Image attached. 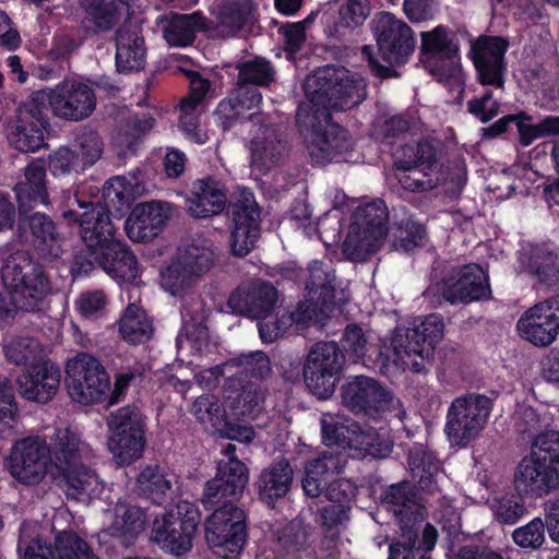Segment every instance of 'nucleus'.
Returning <instances> with one entry per match:
<instances>
[{
	"label": "nucleus",
	"mask_w": 559,
	"mask_h": 559,
	"mask_svg": "<svg viewBox=\"0 0 559 559\" xmlns=\"http://www.w3.org/2000/svg\"><path fill=\"white\" fill-rule=\"evenodd\" d=\"M306 102L297 110L298 122L311 126L307 147L317 164L348 162L352 142L346 132L331 122V110H347L366 96L364 79L345 68L325 67L305 81Z\"/></svg>",
	"instance_id": "obj_1"
},
{
	"label": "nucleus",
	"mask_w": 559,
	"mask_h": 559,
	"mask_svg": "<svg viewBox=\"0 0 559 559\" xmlns=\"http://www.w3.org/2000/svg\"><path fill=\"white\" fill-rule=\"evenodd\" d=\"M321 426L323 443L329 448L335 447L337 453H325L306 465L301 483L309 497L320 496L326 483L343 469L345 456L385 457L392 450L391 439L372 427L361 428L354 421L332 415H323Z\"/></svg>",
	"instance_id": "obj_2"
},
{
	"label": "nucleus",
	"mask_w": 559,
	"mask_h": 559,
	"mask_svg": "<svg viewBox=\"0 0 559 559\" xmlns=\"http://www.w3.org/2000/svg\"><path fill=\"white\" fill-rule=\"evenodd\" d=\"M386 219L388 210L381 200L357 206L350 216L343 242V253L346 258L361 261L380 248L384 237L388 236ZM389 236L396 250L407 252L421 245L425 230L421 225L407 222L405 226L392 228Z\"/></svg>",
	"instance_id": "obj_3"
},
{
	"label": "nucleus",
	"mask_w": 559,
	"mask_h": 559,
	"mask_svg": "<svg viewBox=\"0 0 559 559\" xmlns=\"http://www.w3.org/2000/svg\"><path fill=\"white\" fill-rule=\"evenodd\" d=\"M278 294L269 283L254 282L239 286L229 297V308L259 320L258 329L263 343H273L296 323L307 325L312 314L306 313L305 304H298L294 313L277 306Z\"/></svg>",
	"instance_id": "obj_4"
},
{
	"label": "nucleus",
	"mask_w": 559,
	"mask_h": 559,
	"mask_svg": "<svg viewBox=\"0 0 559 559\" xmlns=\"http://www.w3.org/2000/svg\"><path fill=\"white\" fill-rule=\"evenodd\" d=\"M53 454L55 480L64 487L69 498L87 503L104 492V483L86 465L92 457L90 447L69 428L57 429Z\"/></svg>",
	"instance_id": "obj_5"
},
{
	"label": "nucleus",
	"mask_w": 559,
	"mask_h": 559,
	"mask_svg": "<svg viewBox=\"0 0 559 559\" xmlns=\"http://www.w3.org/2000/svg\"><path fill=\"white\" fill-rule=\"evenodd\" d=\"M443 321L439 314H430L413 329H396L390 338V346L381 352V368L385 376L395 377L406 369L421 372L425 361L442 338Z\"/></svg>",
	"instance_id": "obj_6"
},
{
	"label": "nucleus",
	"mask_w": 559,
	"mask_h": 559,
	"mask_svg": "<svg viewBox=\"0 0 559 559\" xmlns=\"http://www.w3.org/2000/svg\"><path fill=\"white\" fill-rule=\"evenodd\" d=\"M1 278L8 294L0 293V318H8L20 308H39L51 287L43 270L34 265L25 252H15L4 261Z\"/></svg>",
	"instance_id": "obj_7"
},
{
	"label": "nucleus",
	"mask_w": 559,
	"mask_h": 559,
	"mask_svg": "<svg viewBox=\"0 0 559 559\" xmlns=\"http://www.w3.org/2000/svg\"><path fill=\"white\" fill-rule=\"evenodd\" d=\"M513 485L518 493L538 498L559 489V432L535 438L514 471Z\"/></svg>",
	"instance_id": "obj_8"
},
{
	"label": "nucleus",
	"mask_w": 559,
	"mask_h": 559,
	"mask_svg": "<svg viewBox=\"0 0 559 559\" xmlns=\"http://www.w3.org/2000/svg\"><path fill=\"white\" fill-rule=\"evenodd\" d=\"M372 24L383 63L374 59L369 46L362 47V55L377 75L390 76L392 74L390 67L406 62L413 52L415 47L413 33L406 23L388 12L377 14Z\"/></svg>",
	"instance_id": "obj_9"
},
{
	"label": "nucleus",
	"mask_w": 559,
	"mask_h": 559,
	"mask_svg": "<svg viewBox=\"0 0 559 559\" xmlns=\"http://www.w3.org/2000/svg\"><path fill=\"white\" fill-rule=\"evenodd\" d=\"M48 107L60 118L79 121L92 115L96 107L93 90L84 83L64 81L50 91H36L26 100L25 112L41 119Z\"/></svg>",
	"instance_id": "obj_10"
},
{
	"label": "nucleus",
	"mask_w": 559,
	"mask_h": 559,
	"mask_svg": "<svg viewBox=\"0 0 559 559\" xmlns=\"http://www.w3.org/2000/svg\"><path fill=\"white\" fill-rule=\"evenodd\" d=\"M201 514L197 506L179 502L175 509L155 515L150 539L163 551L179 557L192 549V540L200 524Z\"/></svg>",
	"instance_id": "obj_11"
},
{
	"label": "nucleus",
	"mask_w": 559,
	"mask_h": 559,
	"mask_svg": "<svg viewBox=\"0 0 559 559\" xmlns=\"http://www.w3.org/2000/svg\"><path fill=\"white\" fill-rule=\"evenodd\" d=\"M492 403L483 394L467 393L454 399L445 415L444 433L453 447L466 448L485 429Z\"/></svg>",
	"instance_id": "obj_12"
},
{
	"label": "nucleus",
	"mask_w": 559,
	"mask_h": 559,
	"mask_svg": "<svg viewBox=\"0 0 559 559\" xmlns=\"http://www.w3.org/2000/svg\"><path fill=\"white\" fill-rule=\"evenodd\" d=\"M57 430L49 444L39 437H27L16 441L5 460L10 475L24 485L39 484L46 475L56 479L53 452Z\"/></svg>",
	"instance_id": "obj_13"
},
{
	"label": "nucleus",
	"mask_w": 559,
	"mask_h": 559,
	"mask_svg": "<svg viewBox=\"0 0 559 559\" xmlns=\"http://www.w3.org/2000/svg\"><path fill=\"white\" fill-rule=\"evenodd\" d=\"M107 445L119 465L139 460L145 448V423L142 413L133 406L120 407L106 418Z\"/></svg>",
	"instance_id": "obj_14"
},
{
	"label": "nucleus",
	"mask_w": 559,
	"mask_h": 559,
	"mask_svg": "<svg viewBox=\"0 0 559 559\" xmlns=\"http://www.w3.org/2000/svg\"><path fill=\"white\" fill-rule=\"evenodd\" d=\"M204 522L205 542L222 559H236L246 542V515L230 501H221Z\"/></svg>",
	"instance_id": "obj_15"
},
{
	"label": "nucleus",
	"mask_w": 559,
	"mask_h": 559,
	"mask_svg": "<svg viewBox=\"0 0 559 559\" xmlns=\"http://www.w3.org/2000/svg\"><path fill=\"white\" fill-rule=\"evenodd\" d=\"M342 401L353 412L371 417L392 415L402 421L405 415L400 400L377 380L366 376L346 380L342 386Z\"/></svg>",
	"instance_id": "obj_16"
},
{
	"label": "nucleus",
	"mask_w": 559,
	"mask_h": 559,
	"mask_svg": "<svg viewBox=\"0 0 559 559\" xmlns=\"http://www.w3.org/2000/svg\"><path fill=\"white\" fill-rule=\"evenodd\" d=\"M66 385L74 402L91 405L107 397L110 378L98 359L88 354H79L67 362Z\"/></svg>",
	"instance_id": "obj_17"
},
{
	"label": "nucleus",
	"mask_w": 559,
	"mask_h": 559,
	"mask_svg": "<svg viewBox=\"0 0 559 559\" xmlns=\"http://www.w3.org/2000/svg\"><path fill=\"white\" fill-rule=\"evenodd\" d=\"M381 508L388 512H392L399 519L400 535L392 546L404 544L408 549H417L423 543L424 530L431 524H423L425 512L419 506L412 491L408 483H402L390 486L381 500Z\"/></svg>",
	"instance_id": "obj_18"
},
{
	"label": "nucleus",
	"mask_w": 559,
	"mask_h": 559,
	"mask_svg": "<svg viewBox=\"0 0 559 559\" xmlns=\"http://www.w3.org/2000/svg\"><path fill=\"white\" fill-rule=\"evenodd\" d=\"M73 203L78 209L63 211V218L79 224L80 235L84 241L88 257L105 250L116 239V226L110 216L108 205L84 201L75 195Z\"/></svg>",
	"instance_id": "obj_19"
},
{
	"label": "nucleus",
	"mask_w": 559,
	"mask_h": 559,
	"mask_svg": "<svg viewBox=\"0 0 559 559\" xmlns=\"http://www.w3.org/2000/svg\"><path fill=\"white\" fill-rule=\"evenodd\" d=\"M404 154L409 153L412 160H402L395 157V165L402 173L397 175L401 186L409 191H424L432 189L439 182L445 181L443 167L436 158L437 148L432 142H420L416 153L413 147H405Z\"/></svg>",
	"instance_id": "obj_20"
},
{
	"label": "nucleus",
	"mask_w": 559,
	"mask_h": 559,
	"mask_svg": "<svg viewBox=\"0 0 559 559\" xmlns=\"http://www.w3.org/2000/svg\"><path fill=\"white\" fill-rule=\"evenodd\" d=\"M342 366L343 356L335 342L313 345L304 367L308 389L319 399L330 397L335 390Z\"/></svg>",
	"instance_id": "obj_21"
},
{
	"label": "nucleus",
	"mask_w": 559,
	"mask_h": 559,
	"mask_svg": "<svg viewBox=\"0 0 559 559\" xmlns=\"http://www.w3.org/2000/svg\"><path fill=\"white\" fill-rule=\"evenodd\" d=\"M426 295L442 296L451 304L487 298L490 295L488 276L478 264H467L453 270L441 283L431 284Z\"/></svg>",
	"instance_id": "obj_22"
},
{
	"label": "nucleus",
	"mask_w": 559,
	"mask_h": 559,
	"mask_svg": "<svg viewBox=\"0 0 559 559\" xmlns=\"http://www.w3.org/2000/svg\"><path fill=\"white\" fill-rule=\"evenodd\" d=\"M420 60L438 80L456 79L460 75L457 47L443 27L421 33Z\"/></svg>",
	"instance_id": "obj_23"
},
{
	"label": "nucleus",
	"mask_w": 559,
	"mask_h": 559,
	"mask_svg": "<svg viewBox=\"0 0 559 559\" xmlns=\"http://www.w3.org/2000/svg\"><path fill=\"white\" fill-rule=\"evenodd\" d=\"M334 280V271L329 265L319 261H313L309 265V277L306 283L308 298L300 304H305L306 313L312 314L310 323L323 325L328 311H332L336 302L345 300L335 290Z\"/></svg>",
	"instance_id": "obj_24"
},
{
	"label": "nucleus",
	"mask_w": 559,
	"mask_h": 559,
	"mask_svg": "<svg viewBox=\"0 0 559 559\" xmlns=\"http://www.w3.org/2000/svg\"><path fill=\"white\" fill-rule=\"evenodd\" d=\"M248 480V468L237 457L222 460L215 477L204 487L202 503L210 509L221 501H229L230 498L242 493Z\"/></svg>",
	"instance_id": "obj_25"
},
{
	"label": "nucleus",
	"mask_w": 559,
	"mask_h": 559,
	"mask_svg": "<svg viewBox=\"0 0 559 559\" xmlns=\"http://www.w3.org/2000/svg\"><path fill=\"white\" fill-rule=\"evenodd\" d=\"M516 330L526 342L547 347L559 334V313L550 301L537 304L520 317Z\"/></svg>",
	"instance_id": "obj_26"
},
{
	"label": "nucleus",
	"mask_w": 559,
	"mask_h": 559,
	"mask_svg": "<svg viewBox=\"0 0 559 559\" xmlns=\"http://www.w3.org/2000/svg\"><path fill=\"white\" fill-rule=\"evenodd\" d=\"M169 216L168 203L159 201L139 203L126 219V234L134 242L148 241L162 231Z\"/></svg>",
	"instance_id": "obj_27"
},
{
	"label": "nucleus",
	"mask_w": 559,
	"mask_h": 559,
	"mask_svg": "<svg viewBox=\"0 0 559 559\" xmlns=\"http://www.w3.org/2000/svg\"><path fill=\"white\" fill-rule=\"evenodd\" d=\"M60 379L59 368L41 359L28 366L17 378L16 383L19 392L24 399L46 403L57 393Z\"/></svg>",
	"instance_id": "obj_28"
},
{
	"label": "nucleus",
	"mask_w": 559,
	"mask_h": 559,
	"mask_svg": "<svg viewBox=\"0 0 559 559\" xmlns=\"http://www.w3.org/2000/svg\"><path fill=\"white\" fill-rule=\"evenodd\" d=\"M234 227L231 231V250L239 257L248 254L260 236V212L250 192L234 206Z\"/></svg>",
	"instance_id": "obj_29"
},
{
	"label": "nucleus",
	"mask_w": 559,
	"mask_h": 559,
	"mask_svg": "<svg viewBox=\"0 0 559 559\" xmlns=\"http://www.w3.org/2000/svg\"><path fill=\"white\" fill-rule=\"evenodd\" d=\"M110 277L119 284H126L121 299L124 300L126 292L132 286H138L139 267L133 253L119 240L111 242L105 250H99L90 257Z\"/></svg>",
	"instance_id": "obj_30"
},
{
	"label": "nucleus",
	"mask_w": 559,
	"mask_h": 559,
	"mask_svg": "<svg viewBox=\"0 0 559 559\" xmlns=\"http://www.w3.org/2000/svg\"><path fill=\"white\" fill-rule=\"evenodd\" d=\"M507 44L499 37H483L472 46V57L483 85L503 86Z\"/></svg>",
	"instance_id": "obj_31"
},
{
	"label": "nucleus",
	"mask_w": 559,
	"mask_h": 559,
	"mask_svg": "<svg viewBox=\"0 0 559 559\" xmlns=\"http://www.w3.org/2000/svg\"><path fill=\"white\" fill-rule=\"evenodd\" d=\"M19 549L23 550L22 559H98L82 538L68 532L57 535L53 550L39 540L26 544L24 536H21Z\"/></svg>",
	"instance_id": "obj_32"
},
{
	"label": "nucleus",
	"mask_w": 559,
	"mask_h": 559,
	"mask_svg": "<svg viewBox=\"0 0 559 559\" xmlns=\"http://www.w3.org/2000/svg\"><path fill=\"white\" fill-rule=\"evenodd\" d=\"M140 288L132 286L126 292L128 306L118 321V331L123 341L129 344H142L150 341L154 334L152 320L141 306L138 305Z\"/></svg>",
	"instance_id": "obj_33"
},
{
	"label": "nucleus",
	"mask_w": 559,
	"mask_h": 559,
	"mask_svg": "<svg viewBox=\"0 0 559 559\" xmlns=\"http://www.w3.org/2000/svg\"><path fill=\"white\" fill-rule=\"evenodd\" d=\"M261 102L262 95L255 87L240 85L218 104L215 111L216 121L223 130H227L241 119L251 118Z\"/></svg>",
	"instance_id": "obj_34"
},
{
	"label": "nucleus",
	"mask_w": 559,
	"mask_h": 559,
	"mask_svg": "<svg viewBox=\"0 0 559 559\" xmlns=\"http://www.w3.org/2000/svg\"><path fill=\"white\" fill-rule=\"evenodd\" d=\"M249 150L251 166L262 174L282 162L288 153L286 143L270 127H260L254 131Z\"/></svg>",
	"instance_id": "obj_35"
},
{
	"label": "nucleus",
	"mask_w": 559,
	"mask_h": 559,
	"mask_svg": "<svg viewBox=\"0 0 559 559\" xmlns=\"http://www.w3.org/2000/svg\"><path fill=\"white\" fill-rule=\"evenodd\" d=\"M143 510L127 499L118 500L114 509L105 513V530L109 535L129 542L139 536L145 527Z\"/></svg>",
	"instance_id": "obj_36"
},
{
	"label": "nucleus",
	"mask_w": 559,
	"mask_h": 559,
	"mask_svg": "<svg viewBox=\"0 0 559 559\" xmlns=\"http://www.w3.org/2000/svg\"><path fill=\"white\" fill-rule=\"evenodd\" d=\"M226 204L223 185L213 179L197 180L187 200V210L194 217H209L219 214Z\"/></svg>",
	"instance_id": "obj_37"
},
{
	"label": "nucleus",
	"mask_w": 559,
	"mask_h": 559,
	"mask_svg": "<svg viewBox=\"0 0 559 559\" xmlns=\"http://www.w3.org/2000/svg\"><path fill=\"white\" fill-rule=\"evenodd\" d=\"M226 409L235 417H255L262 409L263 393L253 382L229 379L225 389Z\"/></svg>",
	"instance_id": "obj_38"
},
{
	"label": "nucleus",
	"mask_w": 559,
	"mask_h": 559,
	"mask_svg": "<svg viewBox=\"0 0 559 559\" xmlns=\"http://www.w3.org/2000/svg\"><path fill=\"white\" fill-rule=\"evenodd\" d=\"M294 471L286 460H280L262 469L257 480L258 495L261 501L273 507L284 498L292 486Z\"/></svg>",
	"instance_id": "obj_39"
},
{
	"label": "nucleus",
	"mask_w": 559,
	"mask_h": 559,
	"mask_svg": "<svg viewBox=\"0 0 559 559\" xmlns=\"http://www.w3.org/2000/svg\"><path fill=\"white\" fill-rule=\"evenodd\" d=\"M354 492V485L347 479L331 481L325 493L329 504L320 510L321 522L325 528H337L348 521V503Z\"/></svg>",
	"instance_id": "obj_40"
},
{
	"label": "nucleus",
	"mask_w": 559,
	"mask_h": 559,
	"mask_svg": "<svg viewBox=\"0 0 559 559\" xmlns=\"http://www.w3.org/2000/svg\"><path fill=\"white\" fill-rule=\"evenodd\" d=\"M372 340L371 333H365L355 324L348 325L343 340L345 354L354 362H360L366 367L373 366L384 373L381 368L380 355L385 350V346H390V340L385 341L379 349L373 346Z\"/></svg>",
	"instance_id": "obj_41"
},
{
	"label": "nucleus",
	"mask_w": 559,
	"mask_h": 559,
	"mask_svg": "<svg viewBox=\"0 0 559 559\" xmlns=\"http://www.w3.org/2000/svg\"><path fill=\"white\" fill-rule=\"evenodd\" d=\"M146 61L144 39L138 27L119 29L116 38V67L119 72L141 70Z\"/></svg>",
	"instance_id": "obj_42"
},
{
	"label": "nucleus",
	"mask_w": 559,
	"mask_h": 559,
	"mask_svg": "<svg viewBox=\"0 0 559 559\" xmlns=\"http://www.w3.org/2000/svg\"><path fill=\"white\" fill-rule=\"evenodd\" d=\"M26 102L19 109V120L8 139L12 146L21 152H35L44 143L43 128L46 123V114L41 119L32 112H25Z\"/></svg>",
	"instance_id": "obj_43"
},
{
	"label": "nucleus",
	"mask_w": 559,
	"mask_h": 559,
	"mask_svg": "<svg viewBox=\"0 0 559 559\" xmlns=\"http://www.w3.org/2000/svg\"><path fill=\"white\" fill-rule=\"evenodd\" d=\"M46 168L43 162L34 160L25 169L24 180L16 183L14 191L21 211L31 204L48 205Z\"/></svg>",
	"instance_id": "obj_44"
},
{
	"label": "nucleus",
	"mask_w": 559,
	"mask_h": 559,
	"mask_svg": "<svg viewBox=\"0 0 559 559\" xmlns=\"http://www.w3.org/2000/svg\"><path fill=\"white\" fill-rule=\"evenodd\" d=\"M176 476L159 466L144 467L136 478V490L153 502L162 503L176 490Z\"/></svg>",
	"instance_id": "obj_45"
},
{
	"label": "nucleus",
	"mask_w": 559,
	"mask_h": 559,
	"mask_svg": "<svg viewBox=\"0 0 559 559\" xmlns=\"http://www.w3.org/2000/svg\"><path fill=\"white\" fill-rule=\"evenodd\" d=\"M275 551L283 559H300L311 552L309 528L298 520L292 521L277 533Z\"/></svg>",
	"instance_id": "obj_46"
},
{
	"label": "nucleus",
	"mask_w": 559,
	"mask_h": 559,
	"mask_svg": "<svg viewBox=\"0 0 559 559\" xmlns=\"http://www.w3.org/2000/svg\"><path fill=\"white\" fill-rule=\"evenodd\" d=\"M176 258L197 282L213 266L216 258L215 247L207 239H194L179 249Z\"/></svg>",
	"instance_id": "obj_47"
},
{
	"label": "nucleus",
	"mask_w": 559,
	"mask_h": 559,
	"mask_svg": "<svg viewBox=\"0 0 559 559\" xmlns=\"http://www.w3.org/2000/svg\"><path fill=\"white\" fill-rule=\"evenodd\" d=\"M145 193L142 174L131 171L124 176H116L103 187V198L110 205H127Z\"/></svg>",
	"instance_id": "obj_48"
},
{
	"label": "nucleus",
	"mask_w": 559,
	"mask_h": 559,
	"mask_svg": "<svg viewBox=\"0 0 559 559\" xmlns=\"http://www.w3.org/2000/svg\"><path fill=\"white\" fill-rule=\"evenodd\" d=\"M85 10L84 27L94 31L109 29L118 17L128 14L129 4L118 0L110 3H100V0H82Z\"/></svg>",
	"instance_id": "obj_49"
},
{
	"label": "nucleus",
	"mask_w": 559,
	"mask_h": 559,
	"mask_svg": "<svg viewBox=\"0 0 559 559\" xmlns=\"http://www.w3.org/2000/svg\"><path fill=\"white\" fill-rule=\"evenodd\" d=\"M204 27V19L197 12L173 14L164 26V38L171 46L185 47L190 45L195 34L203 31Z\"/></svg>",
	"instance_id": "obj_50"
},
{
	"label": "nucleus",
	"mask_w": 559,
	"mask_h": 559,
	"mask_svg": "<svg viewBox=\"0 0 559 559\" xmlns=\"http://www.w3.org/2000/svg\"><path fill=\"white\" fill-rule=\"evenodd\" d=\"M520 267L540 281H548L559 272V255L549 246L536 247L530 254L521 253Z\"/></svg>",
	"instance_id": "obj_51"
},
{
	"label": "nucleus",
	"mask_w": 559,
	"mask_h": 559,
	"mask_svg": "<svg viewBox=\"0 0 559 559\" xmlns=\"http://www.w3.org/2000/svg\"><path fill=\"white\" fill-rule=\"evenodd\" d=\"M29 228L34 236V245L44 257L55 259L61 254L59 236L55 233V225L47 215L39 213L32 215Z\"/></svg>",
	"instance_id": "obj_52"
},
{
	"label": "nucleus",
	"mask_w": 559,
	"mask_h": 559,
	"mask_svg": "<svg viewBox=\"0 0 559 559\" xmlns=\"http://www.w3.org/2000/svg\"><path fill=\"white\" fill-rule=\"evenodd\" d=\"M190 413L207 431L217 433L225 427L226 409H223L218 400L213 395H201L191 405Z\"/></svg>",
	"instance_id": "obj_53"
},
{
	"label": "nucleus",
	"mask_w": 559,
	"mask_h": 559,
	"mask_svg": "<svg viewBox=\"0 0 559 559\" xmlns=\"http://www.w3.org/2000/svg\"><path fill=\"white\" fill-rule=\"evenodd\" d=\"M408 464L414 475L419 478V487L433 492L442 477L439 461L430 453H423L419 457V453L416 452L409 454Z\"/></svg>",
	"instance_id": "obj_54"
},
{
	"label": "nucleus",
	"mask_w": 559,
	"mask_h": 559,
	"mask_svg": "<svg viewBox=\"0 0 559 559\" xmlns=\"http://www.w3.org/2000/svg\"><path fill=\"white\" fill-rule=\"evenodd\" d=\"M254 19L252 0H238L227 5L221 17L222 32L233 36Z\"/></svg>",
	"instance_id": "obj_55"
},
{
	"label": "nucleus",
	"mask_w": 559,
	"mask_h": 559,
	"mask_svg": "<svg viewBox=\"0 0 559 559\" xmlns=\"http://www.w3.org/2000/svg\"><path fill=\"white\" fill-rule=\"evenodd\" d=\"M201 105L193 99H182L179 106V129L186 138L197 144L207 141V133L199 122Z\"/></svg>",
	"instance_id": "obj_56"
},
{
	"label": "nucleus",
	"mask_w": 559,
	"mask_h": 559,
	"mask_svg": "<svg viewBox=\"0 0 559 559\" xmlns=\"http://www.w3.org/2000/svg\"><path fill=\"white\" fill-rule=\"evenodd\" d=\"M194 283L177 258L160 270V286L171 296H182Z\"/></svg>",
	"instance_id": "obj_57"
},
{
	"label": "nucleus",
	"mask_w": 559,
	"mask_h": 559,
	"mask_svg": "<svg viewBox=\"0 0 559 559\" xmlns=\"http://www.w3.org/2000/svg\"><path fill=\"white\" fill-rule=\"evenodd\" d=\"M108 296L104 290L95 289L81 293L74 300V308L84 319L96 320L107 313Z\"/></svg>",
	"instance_id": "obj_58"
},
{
	"label": "nucleus",
	"mask_w": 559,
	"mask_h": 559,
	"mask_svg": "<svg viewBox=\"0 0 559 559\" xmlns=\"http://www.w3.org/2000/svg\"><path fill=\"white\" fill-rule=\"evenodd\" d=\"M187 314H183V330L177 337V346L179 352L189 350L202 353L203 346L207 347V330L202 322H191L187 320Z\"/></svg>",
	"instance_id": "obj_59"
},
{
	"label": "nucleus",
	"mask_w": 559,
	"mask_h": 559,
	"mask_svg": "<svg viewBox=\"0 0 559 559\" xmlns=\"http://www.w3.org/2000/svg\"><path fill=\"white\" fill-rule=\"evenodd\" d=\"M512 540L522 549L536 550L546 540L545 523L540 518H535L523 526L515 528Z\"/></svg>",
	"instance_id": "obj_60"
},
{
	"label": "nucleus",
	"mask_w": 559,
	"mask_h": 559,
	"mask_svg": "<svg viewBox=\"0 0 559 559\" xmlns=\"http://www.w3.org/2000/svg\"><path fill=\"white\" fill-rule=\"evenodd\" d=\"M41 346L33 338H19L5 346L7 358L16 365L28 367L41 360Z\"/></svg>",
	"instance_id": "obj_61"
},
{
	"label": "nucleus",
	"mask_w": 559,
	"mask_h": 559,
	"mask_svg": "<svg viewBox=\"0 0 559 559\" xmlns=\"http://www.w3.org/2000/svg\"><path fill=\"white\" fill-rule=\"evenodd\" d=\"M531 119L524 114L508 116L500 119L493 126H491L488 129V132L491 135L500 134L506 130V126L508 122L514 121L520 133L521 142L524 145H530L533 141L544 138L540 124H532L528 122Z\"/></svg>",
	"instance_id": "obj_62"
},
{
	"label": "nucleus",
	"mask_w": 559,
	"mask_h": 559,
	"mask_svg": "<svg viewBox=\"0 0 559 559\" xmlns=\"http://www.w3.org/2000/svg\"><path fill=\"white\" fill-rule=\"evenodd\" d=\"M489 506L496 521L503 524H514L525 514L524 504L514 496L495 497Z\"/></svg>",
	"instance_id": "obj_63"
},
{
	"label": "nucleus",
	"mask_w": 559,
	"mask_h": 559,
	"mask_svg": "<svg viewBox=\"0 0 559 559\" xmlns=\"http://www.w3.org/2000/svg\"><path fill=\"white\" fill-rule=\"evenodd\" d=\"M438 533L433 526H426L423 543L415 549L403 548L404 544L392 546L388 559H429L426 555L432 550L437 542Z\"/></svg>",
	"instance_id": "obj_64"
}]
</instances>
